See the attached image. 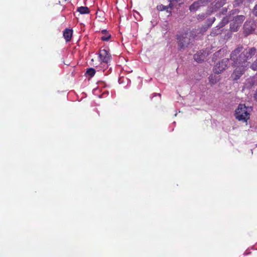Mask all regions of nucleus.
Here are the masks:
<instances>
[{
    "label": "nucleus",
    "mask_w": 257,
    "mask_h": 257,
    "mask_svg": "<svg viewBox=\"0 0 257 257\" xmlns=\"http://www.w3.org/2000/svg\"><path fill=\"white\" fill-rule=\"evenodd\" d=\"M196 30H193L190 32L177 35V39L178 41V46L180 49L187 47L191 42V37L194 38L196 36L195 33Z\"/></svg>",
    "instance_id": "2"
},
{
    "label": "nucleus",
    "mask_w": 257,
    "mask_h": 257,
    "mask_svg": "<svg viewBox=\"0 0 257 257\" xmlns=\"http://www.w3.org/2000/svg\"><path fill=\"white\" fill-rule=\"evenodd\" d=\"M226 3V0H215L212 4L213 5V11H215L223 7Z\"/></svg>",
    "instance_id": "12"
},
{
    "label": "nucleus",
    "mask_w": 257,
    "mask_h": 257,
    "mask_svg": "<svg viewBox=\"0 0 257 257\" xmlns=\"http://www.w3.org/2000/svg\"><path fill=\"white\" fill-rule=\"evenodd\" d=\"M255 24L251 22H245L243 25L244 33L246 35H248L253 33L255 30Z\"/></svg>",
    "instance_id": "9"
},
{
    "label": "nucleus",
    "mask_w": 257,
    "mask_h": 257,
    "mask_svg": "<svg viewBox=\"0 0 257 257\" xmlns=\"http://www.w3.org/2000/svg\"><path fill=\"white\" fill-rule=\"evenodd\" d=\"M157 9L159 11H166L167 12H169L167 9V7L163 5L158 6Z\"/></svg>",
    "instance_id": "20"
},
{
    "label": "nucleus",
    "mask_w": 257,
    "mask_h": 257,
    "mask_svg": "<svg viewBox=\"0 0 257 257\" xmlns=\"http://www.w3.org/2000/svg\"><path fill=\"white\" fill-rule=\"evenodd\" d=\"M244 20L245 17L243 15H238L235 17L233 19L232 22L230 24L231 31L233 32L237 31Z\"/></svg>",
    "instance_id": "5"
},
{
    "label": "nucleus",
    "mask_w": 257,
    "mask_h": 257,
    "mask_svg": "<svg viewBox=\"0 0 257 257\" xmlns=\"http://www.w3.org/2000/svg\"><path fill=\"white\" fill-rule=\"evenodd\" d=\"M256 53V49L252 47L244 49L243 47L238 45L230 54V58L232 61V66L246 65L248 67L250 60Z\"/></svg>",
    "instance_id": "1"
},
{
    "label": "nucleus",
    "mask_w": 257,
    "mask_h": 257,
    "mask_svg": "<svg viewBox=\"0 0 257 257\" xmlns=\"http://www.w3.org/2000/svg\"><path fill=\"white\" fill-rule=\"evenodd\" d=\"M223 11L224 12H227V9H223Z\"/></svg>",
    "instance_id": "25"
},
{
    "label": "nucleus",
    "mask_w": 257,
    "mask_h": 257,
    "mask_svg": "<svg viewBox=\"0 0 257 257\" xmlns=\"http://www.w3.org/2000/svg\"><path fill=\"white\" fill-rule=\"evenodd\" d=\"M77 11L80 14H88L90 13L89 9L87 7H80L77 9Z\"/></svg>",
    "instance_id": "16"
},
{
    "label": "nucleus",
    "mask_w": 257,
    "mask_h": 257,
    "mask_svg": "<svg viewBox=\"0 0 257 257\" xmlns=\"http://www.w3.org/2000/svg\"><path fill=\"white\" fill-rule=\"evenodd\" d=\"M101 33L103 35L101 37V40L103 41H107L110 39L111 35L108 33V32L106 30H102L101 31Z\"/></svg>",
    "instance_id": "15"
},
{
    "label": "nucleus",
    "mask_w": 257,
    "mask_h": 257,
    "mask_svg": "<svg viewBox=\"0 0 257 257\" xmlns=\"http://www.w3.org/2000/svg\"><path fill=\"white\" fill-rule=\"evenodd\" d=\"M251 110V107H248L245 104H240L235 110V117L238 120L246 122L250 117V112Z\"/></svg>",
    "instance_id": "3"
},
{
    "label": "nucleus",
    "mask_w": 257,
    "mask_h": 257,
    "mask_svg": "<svg viewBox=\"0 0 257 257\" xmlns=\"http://www.w3.org/2000/svg\"><path fill=\"white\" fill-rule=\"evenodd\" d=\"M73 31L71 29H66L63 32V37L66 42H69L72 37Z\"/></svg>",
    "instance_id": "14"
},
{
    "label": "nucleus",
    "mask_w": 257,
    "mask_h": 257,
    "mask_svg": "<svg viewBox=\"0 0 257 257\" xmlns=\"http://www.w3.org/2000/svg\"><path fill=\"white\" fill-rule=\"evenodd\" d=\"M99 57L101 63L108 64L111 60V56L108 51L105 49H100L99 52Z\"/></svg>",
    "instance_id": "8"
},
{
    "label": "nucleus",
    "mask_w": 257,
    "mask_h": 257,
    "mask_svg": "<svg viewBox=\"0 0 257 257\" xmlns=\"http://www.w3.org/2000/svg\"><path fill=\"white\" fill-rule=\"evenodd\" d=\"M180 0H171V2H176L177 3L179 2Z\"/></svg>",
    "instance_id": "24"
},
{
    "label": "nucleus",
    "mask_w": 257,
    "mask_h": 257,
    "mask_svg": "<svg viewBox=\"0 0 257 257\" xmlns=\"http://www.w3.org/2000/svg\"><path fill=\"white\" fill-rule=\"evenodd\" d=\"M205 58V56L204 53L202 51L198 52L196 54L194 55V60L197 62H201L204 61Z\"/></svg>",
    "instance_id": "13"
},
{
    "label": "nucleus",
    "mask_w": 257,
    "mask_h": 257,
    "mask_svg": "<svg viewBox=\"0 0 257 257\" xmlns=\"http://www.w3.org/2000/svg\"><path fill=\"white\" fill-rule=\"evenodd\" d=\"M228 23V19L227 17H224L222 20L221 23H220L219 25L217 26V28H218L217 29L218 32H215L214 31L211 32L210 35L211 36H215L216 35H218L221 33V31L219 30L220 28H222L224 27L226 24Z\"/></svg>",
    "instance_id": "11"
},
{
    "label": "nucleus",
    "mask_w": 257,
    "mask_h": 257,
    "mask_svg": "<svg viewBox=\"0 0 257 257\" xmlns=\"http://www.w3.org/2000/svg\"><path fill=\"white\" fill-rule=\"evenodd\" d=\"M229 63V60L228 58H224L218 62L214 67V72L216 74L221 73V72L228 67Z\"/></svg>",
    "instance_id": "6"
},
{
    "label": "nucleus",
    "mask_w": 257,
    "mask_h": 257,
    "mask_svg": "<svg viewBox=\"0 0 257 257\" xmlns=\"http://www.w3.org/2000/svg\"><path fill=\"white\" fill-rule=\"evenodd\" d=\"M211 0H198L194 2L189 7L190 12H195L202 7L206 6Z\"/></svg>",
    "instance_id": "7"
},
{
    "label": "nucleus",
    "mask_w": 257,
    "mask_h": 257,
    "mask_svg": "<svg viewBox=\"0 0 257 257\" xmlns=\"http://www.w3.org/2000/svg\"><path fill=\"white\" fill-rule=\"evenodd\" d=\"M207 17V14L205 13H201L198 14L196 16V19L198 21L201 22L204 20Z\"/></svg>",
    "instance_id": "17"
},
{
    "label": "nucleus",
    "mask_w": 257,
    "mask_h": 257,
    "mask_svg": "<svg viewBox=\"0 0 257 257\" xmlns=\"http://www.w3.org/2000/svg\"><path fill=\"white\" fill-rule=\"evenodd\" d=\"M232 66L235 67L231 75V78L234 81L238 80L248 68V67L244 65Z\"/></svg>",
    "instance_id": "4"
},
{
    "label": "nucleus",
    "mask_w": 257,
    "mask_h": 257,
    "mask_svg": "<svg viewBox=\"0 0 257 257\" xmlns=\"http://www.w3.org/2000/svg\"><path fill=\"white\" fill-rule=\"evenodd\" d=\"M215 20L214 17L207 19L205 24L198 30L199 31L198 34H204L212 26Z\"/></svg>",
    "instance_id": "10"
},
{
    "label": "nucleus",
    "mask_w": 257,
    "mask_h": 257,
    "mask_svg": "<svg viewBox=\"0 0 257 257\" xmlns=\"http://www.w3.org/2000/svg\"><path fill=\"white\" fill-rule=\"evenodd\" d=\"M244 0H234L233 2V7H237L241 5L243 2Z\"/></svg>",
    "instance_id": "19"
},
{
    "label": "nucleus",
    "mask_w": 257,
    "mask_h": 257,
    "mask_svg": "<svg viewBox=\"0 0 257 257\" xmlns=\"http://www.w3.org/2000/svg\"><path fill=\"white\" fill-rule=\"evenodd\" d=\"M95 70L93 68H89L87 69L86 73L90 77H93L95 74Z\"/></svg>",
    "instance_id": "18"
},
{
    "label": "nucleus",
    "mask_w": 257,
    "mask_h": 257,
    "mask_svg": "<svg viewBox=\"0 0 257 257\" xmlns=\"http://www.w3.org/2000/svg\"><path fill=\"white\" fill-rule=\"evenodd\" d=\"M170 3L169 4V5L167 6L168 10L169 8H170L171 10H172L173 8V2H171V0L170 1Z\"/></svg>",
    "instance_id": "23"
},
{
    "label": "nucleus",
    "mask_w": 257,
    "mask_h": 257,
    "mask_svg": "<svg viewBox=\"0 0 257 257\" xmlns=\"http://www.w3.org/2000/svg\"><path fill=\"white\" fill-rule=\"evenodd\" d=\"M252 14L253 15L257 17V4L255 5L253 8Z\"/></svg>",
    "instance_id": "22"
},
{
    "label": "nucleus",
    "mask_w": 257,
    "mask_h": 257,
    "mask_svg": "<svg viewBox=\"0 0 257 257\" xmlns=\"http://www.w3.org/2000/svg\"><path fill=\"white\" fill-rule=\"evenodd\" d=\"M250 68L253 70H257V59L251 64Z\"/></svg>",
    "instance_id": "21"
}]
</instances>
